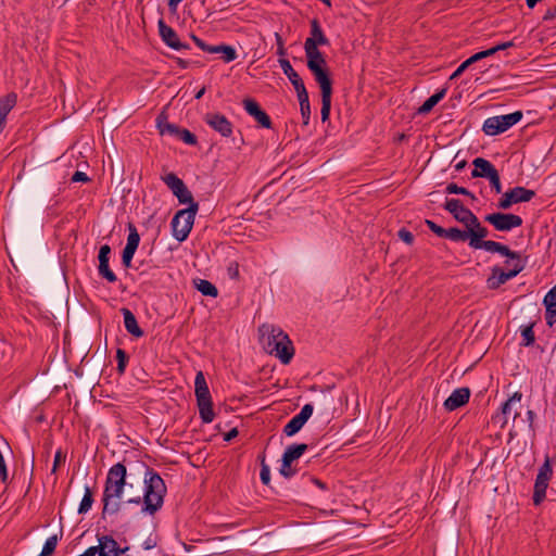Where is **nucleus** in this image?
<instances>
[{"label": "nucleus", "instance_id": "f257e3e1", "mask_svg": "<svg viewBox=\"0 0 556 556\" xmlns=\"http://www.w3.org/2000/svg\"><path fill=\"white\" fill-rule=\"evenodd\" d=\"M126 476L127 469L123 463H117L109 469L102 494L101 517L103 519L106 515L116 514L121 509L122 502L119 500L126 485Z\"/></svg>", "mask_w": 556, "mask_h": 556}, {"label": "nucleus", "instance_id": "f03ea898", "mask_svg": "<svg viewBox=\"0 0 556 556\" xmlns=\"http://www.w3.org/2000/svg\"><path fill=\"white\" fill-rule=\"evenodd\" d=\"M144 494L143 497L137 495L127 500L128 504H143L141 511L154 515L160 510L164 503L166 485L161 476L153 469L147 467L144 472Z\"/></svg>", "mask_w": 556, "mask_h": 556}, {"label": "nucleus", "instance_id": "7ed1b4c3", "mask_svg": "<svg viewBox=\"0 0 556 556\" xmlns=\"http://www.w3.org/2000/svg\"><path fill=\"white\" fill-rule=\"evenodd\" d=\"M466 229H468V233H470V248L475 250L483 249L492 253L496 252L509 258L517 257V252L511 251L507 245L492 240H483L489 232L488 229L481 225L478 217H476L473 223H469Z\"/></svg>", "mask_w": 556, "mask_h": 556}, {"label": "nucleus", "instance_id": "20e7f679", "mask_svg": "<svg viewBox=\"0 0 556 556\" xmlns=\"http://www.w3.org/2000/svg\"><path fill=\"white\" fill-rule=\"evenodd\" d=\"M194 393L198 402L200 418L204 424L214 419L213 403L211 393L202 371H198L194 379Z\"/></svg>", "mask_w": 556, "mask_h": 556}, {"label": "nucleus", "instance_id": "39448f33", "mask_svg": "<svg viewBox=\"0 0 556 556\" xmlns=\"http://www.w3.org/2000/svg\"><path fill=\"white\" fill-rule=\"evenodd\" d=\"M199 204H192V207L180 210L172 219L170 226L173 236L179 242L186 240L192 229Z\"/></svg>", "mask_w": 556, "mask_h": 556}, {"label": "nucleus", "instance_id": "423d86ee", "mask_svg": "<svg viewBox=\"0 0 556 556\" xmlns=\"http://www.w3.org/2000/svg\"><path fill=\"white\" fill-rule=\"evenodd\" d=\"M307 67L319 85L321 94L332 93V80L324 56H306Z\"/></svg>", "mask_w": 556, "mask_h": 556}, {"label": "nucleus", "instance_id": "0eeeda50", "mask_svg": "<svg viewBox=\"0 0 556 556\" xmlns=\"http://www.w3.org/2000/svg\"><path fill=\"white\" fill-rule=\"evenodd\" d=\"M522 118V113L516 111L510 114L494 116L485 119L482 130L488 136H495L506 131L508 128L517 124Z\"/></svg>", "mask_w": 556, "mask_h": 556}, {"label": "nucleus", "instance_id": "6e6552de", "mask_svg": "<svg viewBox=\"0 0 556 556\" xmlns=\"http://www.w3.org/2000/svg\"><path fill=\"white\" fill-rule=\"evenodd\" d=\"M329 45L328 38L325 36L317 18L311 21V37L304 42V51L306 56H324L318 46Z\"/></svg>", "mask_w": 556, "mask_h": 556}, {"label": "nucleus", "instance_id": "1a4fd4ad", "mask_svg": "<svg viewBox=\"0 0 556 556\" xmlns=\"http://www.w3.org/2000/svg\"><path fill=\"white\" fill-rule=\"evenodd\" d=\"M515 263H513V268L507 271L503 270L500 267H494L492 269V275L488 279V287L491 290H495L500 288L507 280L516 277L519 273H521L525 268V264L520 260V255L517 253V257H514Z\"/></svg>", "mask_w": 556, "mask_h": 556}, {"label": "nucleus", "instance_id": "9d476101", "mask_svg": "<svg viewBox=\"0 0 556 556\" xmlns=\"http://www.w3.org/2000/svg\"><path fill=\"white\" fill-rule=\"evenodd\" d=\"M553 469L551 465L549 457L546 456L544 464L540 467L539 473L534 483L533 491V504L540 505L545 498L546 489L548 486V482L552 478Z\"/></svg>", "mask_w": 556, "mask_h": 556}, {"label": "nucleus", "instance_id": "9b49d317", "mask_svg": "<svg viewBox=\"0 0 556 556\" xmlns=\"http://www.w3.org/2000/svg\"><path fill=\"white\" fill-rule=\"evenodd\" d=\"M497 231H509L513 228L522 225V218L519 215L510 213H492L484 217Z\"/></svg>", "mask_w": 556, "mask_h": 556}, {"label": "nucleus", "instance_id": "f8f14e48", "mask_svg": "<svg viewBox=\"0 0 556 556\" xmlns=\"http://www.w3.org/2000/svg\"><path fill=\"white\" fill-rule=\"evenodd\" d=\"M535 195L533 190L525 187H515L505 192L498 201V208L507 210L515 203L528 202Z\"/></svg>", "mask_w": 556, "mask_h": 556}, {"label": "nucleus", "instance_id": "ddd939ff", "mask_svg": "<svg viewBox=\"0 0 556 556\" xmlns=\"http://www.w3.org/2000/svg\"><path fill=\"white\" fill-rule=\"evenodd\" d=\"M444 208L465 227H467L469 223H473L477 217L469 208L465 207L463 202L458 199H447L444 203Z\"/></svg>", "mask_w": 556, "mask_h": 556}, {"label": "nucleus", "instance_id": "4468645a", "mask_svg": "<svg viewBox=\"0 0 556 556\" xmlns=\"http://www.w3.org/2000/svg\"><path fill=\"white\" fill-rule=\"evenodd\" d=\"M260 342L264 350L275 356H278V337L275 334V328L271 325H262L258 328Z\"/></svg>", "mask_w": 556, "mask_h": 556}, {"label": "nucleus", "instance_id": "2eb2a0df", "mask_svg": "<svg viewBox=\"0 0 556 556\" xmlns=\"http://www.w3.org/2000/svg\"><path fill=\"white\" fill-rule=\"evenodd\" d=\"M313 409L314 408L312 404H305L301 412L285 426L283 432L286 435L292 437L298 433L312 416Z\"/></svg>", "mask_w": 556, "mask_h": 556}, {"label": "nucleus", "instance_id": "dca6fc26", "mask_svg": "<svg viewBox=\"0 0 556 556\" xmlns=\"http://www.w3.org/2000/svg\"><path fill=\"white\" fill-rule=\"evenodd\" d=\"M159 26V33L162 38V40L172 49L174 50H182V49H189V46L186 43H182L179 40V37L177 33L168 26L164 20H160L157 23Z\"/></svg>", "mask_w": 556, "mask_h": 556}, {"label": "nucleus", "instance_id": "f3484780", "mask_svg": "<svg viewBox=\"0 0 556 556\" xmlns=\"http://www.w3.org/2000/svg\"><path fill=\"white\" fill-rule=\"evenodd\" d=\"M204 122L224 137H229L232 134V125L223 114L207 113L204 116Z\"/></svg>", "mask_w": 556, "mask_h": 556}, {"label": "nucleus", "instance_id": "a211bd4d", "mask_svg": "<svg viewBox=\"0 0 556 556\" xmlns=\"http://www.w3.org/2000/svg\"><path fill=\"white\" fill-rule=\"evenodd\" d=\"M96 547L99 556H121L128 549V547L121 548L117 542L110 535L100 536Z\"/></svg>", "mask_w": 556, "mask_h": 556}, {"label": "nucleus", "instance_id": "6ab92c4d", "mask_svg": "<svg viewBox=\"0 0 556 556\" xmlns=\"http://www.w3.org/2000/svg\"><path fill=\"white\" fill-rule=\"evenodd\" d=\"M307 450V444H292L287 447L282 456V465L280 467V475L290 478L292 472H286V468H289L291 463L298 459Z\"/></svg>", "mask_w": 556, "mask_h": 556}, {"label": "nucleus", "instance_id": "aec40b11", "mask_svg": "<svg viewBox=\"0 0 556 556\" xmlns=\"http://www.w3.org/2000/svg\"><path fill=\"white\" fill-rule=\"evenodd\" d=\"M242 103H243L244 110L251 116H253L255 118V121L261 124V126H263L265 128L271 127L270 117L267 115V113L265 111H263L261 109V106L258 105V103L255 100H253L251 98H245Z\"/></svg>", "mask_w": 556, "mask_h": 556}, {"label": "nucleus", "instance_id": "412c9836", "mask_svg": "<svg viewBox=\"0 0 556 556\" xmlns=\"http://www.w3.org/2000/svg\"><path fill=\"white\" fill-rule=\"evenodd\" d=\"M470 397V390L468 388H459L445 400L444 407L452 412L465 405Z\"/></svg>", "mask_w": 556, "mask_h": 556}, {"label": "nucleus", "instance_id": "4be33fe9", "mask_svg": "<svg viewBox=\"0 0 556 556\" xmlns=\"http://www.w3.org/2000/svg\"><path fill=\"white\" fill-rule=\"evenodd\" d=\"M280 67L282 68L283 73L288 76V78L292 83L296 93L306 91V88L304 86L302 78L293 70L291 63L288 60L280 59Z\"/></svg>", "mask_w": 556, "mask_h": 556}, {"label": "nucleus", "instance_id": "5701e85b", "mask_svg": "<svg viewBox=\"0 0 556 556\" xmlns=\"http://www.w3.org/2000/svg\"><path fill=\"white\" fill-rule=\"evenodd\" d=\"M17 97L11 92L0 98V134L3 131L7 123V116L15 106Z\"/></svg>", "mask_w": 556, "mask_h": 556}, {"label": "nucleus", "instance_id": "b1692460", "mask_svg": "<svg viewBox=\"0 0 556 556\" xmlns=\"http://www.w3.org/2000/svg\"><path fill=\"white\" fill-rule=\"evenodd\" d=\"M472 164L475 165V169L471 172V176L473 178L482 177V178H489L491 177L497 169L494 167V165L482 157H477L473 160Z\"/></svg>", "mask_w": 556, "mask_h": 556}, {"label": "nucleus", "instance_id": "393cba45", "mask_svg": "<svg viewBox=\"0 0 556 556\" xmlns=\"http://www.w3.org/2000/svg\"><path fill=\"white\" fill-rule=\"evenodd\" d=\"M294 353L295 350L289 336L280 330V363L285 365L289 364Z\"/></svg>", "mask_w": 556, "mask_h": 556}, {"label": "nucleus", "instance_id": "a878e982", "mask_svg": "<svg viewBox=\"0 0 556 556\" xmlns=\"http://www.w3.org/2000/svg\"><path fill=\"white\" fill-rule=\"evenodd\" d=\"M123 316H124V326L126 328V330L134 337L136 338H140L143 336V330L139 327L138 323H137V319H136V316L134 315V313L126 308V307H123L121 309Z\"/></svg>", "mask_w": 556, "mask_h": 556}, {"label": "nucleus", "instance_id": "bb28decb", "mask_svg": "<svg viewBox=\"0 0 556 556\" xmlns=\"http://www.w3.org/2000/svg\"><path fill=\"white\" fill-rule=\"evenodd\" d=\"M211 54H220L224 62L229 63L237 59V52L231 46L217 45L208 49Z\"/></svg>", "mask_w": 556, "mask_h": 556}, {"label": "nucleus", "instance_id": "cd10ccee", "mask_svg": "<svg viewBox=\"0 0 556 556\" xmlns=\"http://www.w3.org/2000/svg\"><path fill=\"white\" fill-rule=\"evenodd\" d=\"M510 47H514V42L513 41H507V42H503V43H500L493 48H490L488 50H484V51H480L478 53H475L473 55L470 56V62H478L484 58H488V56H491V55H494L496 52L498 51H502V50H506Z\"/></svg>", "mask_w": 556, "mask_h": 556}, {"label": "nucleus", "instance_id": "c85d7f7f", "mask_svg": "<svg viewBox=\"0 0 556 556\" xmlns=\"http://www.w3.org/2000/svg\"><path fill=\"white\" fill-rule=\"evenodd\" d=\"M446 94V88H442L438 92H435L433 96L428 98L424 104L418 109L419 114H427L429 113Z\"/></svg>", "mask_w": 556, "mask_h": 556}, {"label": "nucleus", "instance_id": "c756f323", "mask_svg": "<svg viewBox=\"0 0 556 556\" xmlns=\"http://www.w3.org/2000/svg\"><path fill=\"white\" fill-rule=\"evenodd\" d=\"M193 282L197 290L200 291L203 295L212 298H216L218 295L217 288L211 281L205 279H195Z\"/></svg>", "mask_w": 556, "mask_h": 556}, {"label": "nucleus", "instance_id": "7c9ffc66", "mask_svg": "<svg viewBox=\"0 0 556 556\" xmlns=\"http://www.w3.org/2000/svg\"><path fill=\"white\" fill-rule=\"evenodd\" d=\"M296 94H298V99L300 102V110H301V115L303 118V124L307 125L308 121H309V116H311L308 93H307V91H305V92H300Z\"/></svg>", "mask_w": 556, "mask_h": 556}, {"label": "nucleus", "instance_id": "2f4dec72", "mask_svg": "<svg viewBox=\"0 0 556 556\" xmlns=\"http://www.w3.org/2000/svg\"><path fill=\"white\" fill-rule=\"evenodd\" d=\"M163 181L174 194L178 193V191L186 186L185 182L174 173H169L163 177Z\"/></svg>", "mask_w": 556, "mask_h": 556}, {"label": "nucleus", "instance_id": "473e14b6", "mask_svg": "<svg viewBox=\"0 0 556 556\" xmlns=\"http://www.w3.org/2000/svg\"><path fill=\"white\" fill-rule=\"evenodd\" d=\"M163 181L174 194L178 193V191L186 186L185 182L174 173H169L163 177Z\"/></svg>", "mask_w": 556, "mask_h": 556}, {"label": "nucleus", "instance_id": "72a5a7b5", "mask_svg": "<svg viewBox=\"0 0 556 556\" xmlns=\"http://www.w3.org/2000/svg\"><path fill=\"white\" fill-rule=\"evenodd\" d=\"M469 236H470V233H468V229L462 230L457 227H452V228L446 229V235L444 236V238H447L455 242H459V241H466L467 239H469Z\"/></svg>", "mask_w": 556, "mask_h": 556}, {"label": "nucleus", "instance_id": "f704fd0d", "mask_svg": "<svg viewBox=\"0 0 556 556\" xmlns=\"http://www.w3.org/2000/svg\"><path fill=\"white\" fill-rule=\"evenodd\" d=\"M92 504H93L92 491L89 486H86L84 497H83L79 508H78V513L86 514L91 508Z\"/></svg>", "mask_w": 556, "mask_h": 556}, {"label": "nucleus", "instance_id": "c9c22d12", "mask_svg": "<svg viewBox=\"0 0 556 556\" xmlns=\"http://www.w3.org/2000/svg\"><path fill=\"white\" fill-rule=\"evenodd\" d=\"M175 195L180 204H188V207H192V204H198V202L193 200L192 193L187 186L181 188Z\"/></svg>", "mask_w": 556, "mask_h": 556}, {"label": "nucleus", "instance_id": "e433bc0d", "mask_svg": "<svg viewBox=\"0 0 556 556\" xmlns=\"http://www.w3.org/2000/svg\"><path fill=\"white\" fill-rule=\"evenodd\" d=\"M268 451V446H266V448L264 450V452L262 453V455L260 456V460H261V473H260V477H261V480L264 484H268L269 481H270V470H269V466L266 465L265 463V453Z\"/></svg>", "mask_w": 556, "mask_h": 556}, {"label": "nucleus", "instance_id": "4c0bfd02", "mask_svg": "<svg viewBox=\"0 0 556 556\" xmlns=\"http://www.w3.org/2000/svg\"><path fill=\"white\" fill-rule=\"evenodd\" d=\"M331 96L332 93L321 94L320 115L323 122H326L329 118L331 109Z\"/></svg>", "mask_w": 556, "mask_h": 556}, {"label": "nucleus", "instance_id": "58836bf2", "mask_svg": "<svg viewBox=\"0 0 556 556\" xmlns=\"http://www.w3.org/2000/svg\"><path fill=\"white\" fill-rule=\"evenodd\" d=\"M129 233L127 238L126 247H130L131 249H138L139 242H140V236L137 231V228L129 224Z\"/></svg>", "mask_w": 556, "mask_h": 556}, {"label": "nucleus", "instance_id": "ea45409f", "mask_svg": "<svg viewBox=\"0 0 556 556\" xmlns=\"http://www.w3.org/2000/svg\"><path fill=\"white\" fill-rule=\"evenodd\" d=\"M534 323H530L528 326H525L521 330V336L523 338V344L526 346L532 345L535 341L534 332H533Z\"/></svg>", "mask_w": 556, "mask_h": 556}, {"label": "nucleus", "instance_id": "a19ab883", "mask_svg": "<svg viewBox=\"0 0 556 556\" xmlns=\"http://www.w3.org/2000/svg\"><path fill=\"white\" fill-rule=\"evenodd\" d=\"M58 535H52L47 539L42 552L39 556H50L55 551L56 544H58Z\"/></svg>", "mask_w": 556, "mask_h": 556}, {"label": "nucleus", "instance_id": "79ce46f5", "mask_svg": "<svg viewBox=\"0 0 556 556\" xmlns=\"http://www.w3.org/2000/svg\"><path fill=\"white\" fill-rule=\"evenodd\" d=\"M99 275L106 279L109 282H115L117 280L116 275L111 270L109 264H102L98 266Z\"/></svg>", "mask_w": 556, "mask_h": 556}, {"label": "nucleus", "instance_id": "37998d69", "mask_svg": "<svg viewBox=\"0 0 556 556\" xmlns=\"http://www.w3.org/2000/svg\"><path fill=\"white\" fill-rule=\"evenodd\" d=\"M446 192L452 194H464V195H468L470 197L471 200H476V197L469 191L467 190L466 188L464 187H458L456 184H448L446 186Z\"/></svg>", "mask_w": 556, "mask_h": 556}, {"label": "nucleus", "instance_id": "c03bdc74", "mask_svg": "<svg viewBox=\"0 0 556 556\" xmlns=\"http://www.w3.org/2000/svg\"><path fill=\"white\" fill-rule=\"evenodd\" d=\"M543 304L545 308H552L556 311V286L553 287L544 296Z\"/></svg>", "mask_w": 556, "mask_h": 556}, {"label": "nucleus", "instance_id": "a18cd8bd", "mask_svg": "<svg viewBox=\"0 0 556 556\" xmlns=\"http://www.w3.org/2000/svg\"><path fill=\"white\" fill-rule=\"evenodd\" d=\"M116 358H117V371L119 374H124L127 362H128V355L124 350L118 349L116 351Z\"/></svg>", "mask_w": 556, "mask_h": 556}, {"label": "nucleus", "instance_id": "49530a36", "mask_svg": "<svg viewBox=\"0 0 556 556\" xmlns=\"http://www.w3.org/2000/svg\"><path fill=\"white\" fill-rule=\"evenodd\" d=\"M177 137L187 144L193 146L197 143V137L188 129H179Z\"/></svg>", "mask_w": 556, "mask_h": 556}, {"label": "nucleus", "instance_id": "de8ad7c7", "mask_svg": "<svg viewBox=\"0 0 556 556\" xmlns=\"http://www.w3.org/2000/svg\"><path fill=\"white\" fill-rule=\"evenodd\" d=\"M521 397H522V394L520 392H515L513 394L511 397H509L504 404H503V407H502V412L504 415H507L510 413L511 410V406L516 403V402H520L521 401Z\"/></svg>", "mask_w": 556, "mask_h": 556}, {"label": "nucleus", "instance_id": "09e8293b", "mask_svg": "<svg viewBox=\"0 0 556 556\" xmlns=\"http://www.w3.org/2000/svg\"><path fill=\"white\" fill-rule=\"evenodd\" d=\"M110 254H111L110 245L109 244L101 245L100 250H99V255H98L99 265L109 264Z\"/></svg>", "mask_w": 556, "mask_h": 556}, {"label": "nucleus", "instance_id": "8fccbe9b", "mask_svg": "<svg viewBox=\"0 0 556 556\" xmlns=\"http://www.w3.org/2000/svg\"><path fill=\"white\" fill-rule=\"evenodd\" d=\"M135 252H136V249H131L130 247L124 248L123 255H122V262L125 267H130Z\"/></svg>", "mask_w": 556, "mask_h": 556}, {"label": "nucleus", "instance_id": "3c124183", "mask_svg": "<svg viewBox=\"0 0 556 556\" xmlns=\"http://www.w3.org/2000/svg\"><path fill=\"white\" fill-rule=\"evenodd\" d=\"M426 225L428 226V228L433 232L435 233L438 237L440 238H444V236L446 235V229L437 225L434 222L430 220V219H426L425 220Z\"/></svg>", "mask_w": 556, "mask_h": 556}, {"label": "nucleus", "instance_id": "603ef678", "mask_svg": "<svg viewBox=\"0 0 556 556\" xmlns=\"http://www.w3.org/2000/svg\"><path fill=\"white\" fill-rule=\"evenodd\" d=\"M66 455L62 452V450H58L54 455L52 473L56 472L58 467L65 463Z\"/></svg>", "mask_w": 556, "mask_h": 556}, {"label": "nucleus", "instance_id": "864d4df0", "mask_svg": "<svg viewBox=\"0 0 556 556\" xmlns=\"http://www.w3.org/2000/svg\"><path fill=\"white\" fill-rule=\"evenodd\" d=\"M490 180V184L492 188L495 190L496 193L502 192V185L500 179L498 172H495L491 177L488 178Z\"/></svg>", "mask_w": 556, "mask_h": 556}, {"label": "nucleus", "instance_id": "5fc2aeb1", "mask_svg": "<svg viewBox=\"0 0 556 556\" xmlns=\"http://www.w3.org/2000/svg\"><path fill=\"white\" fill-rule=\"evenodd\" d=\"M470 58L467 59L465 62H463L458 68L451 75L450 79H455L456 77L460 76L466 68H468L471 64L476 65V62H470Z\"/></svg>", "mask_w": 556, "mask_h": 556}, {"label": "nucleus", "instance_id": "6e6d98bb", "mask_svg": "<svg viewBox=\"0 0 556 556\" xmlns=\"http://www.w3.org/2000/svg\"><path fill=\"white\" fill-rule=\"evenodd\" d=\"M399 237L402 241H404L405 243L407 244H412L414 242V236L410 231L402 228L400 231H399Z\"/></svg>", "mask_w": 556, "mask_h": 556}, {"label": "nucleus", "instance_id": "4d7b16f0", "mask_svg": "<svg viewBox=\"0 0 556 556\" xmlns=\"http://www.w3.org/2000/svg\"><path fill=\"white\" fill-rule=\"evenodd\" d=\"M0 480L2 482H5L8 480V469L4 462V458L2 456V453L0 452Z\"/></svg>", "mask_w": 556, "mask_h": 556}, {"label": "nucleus", "instance_id": "13d9d810", "mask_svg": "<svg viewBox=\"0 0 556 556\" xmlns=\"http://www.w3.org/2000/svg\"><path fill=\"white\" fill-rule=\"evenodd\" d=\"M179 129L180 128L174 124H166V128H161V135L169 134L177 137Z\"/></svg>", "mask_w": 556, "mask_h": 556}, {"label": "nucleus", "instance_id": "bf43d9fd", "mask_svg": "<svg viewBox=\"0 0 556 556\" xmlns=\"http://www.w3.org/2000/svg\"><path fill=\"white\" fill-rule=\"evenodd\" d=\"M546 324L552 327L556 323V311L547 308L545 312Z\"/></svg>", "mask_w": 556, "mask_h": 556}, {"label": "nucleus", "instance_id": "052dcab7", "mask_svg": "<svg viewBox=\"0 0 556 556\" xmlns=\"http://www.w3.org/2000/svg\"><path fill=\"white\" fill-rule=\"evenodd\" d=\"M88 180H89V178L84 172L77 170L72 176V181H74V182H86Z\"/></svg>", "mask_w": 556, "mask_h": 556}, {"label": "nucleus", "instance_id": "680f3d73", "mask_svg": "<svg viewBox=\"0 0 556 556\" xmlns=\"http://www.w3.org/2000/svg\"><path fill=\"white\" fill-rule=\"evenodd\" d=\"M192 40L194 41V43L201 49L203 50L204 52H207L208 53V49H212L213 46H210V45H206L202 39H200L199 37L192 35Z\"/></svg>", "mask_w": 556, "mask_h": 556}, {"label": "nucleus", "instance_id": "e2e57ef3", "mask_svg": "<svg viewBox=\"0 0 556 556\" xmlns=\"http://www.w3.org/2000/svg\"><path fill=\"white\" fill-rule=\"evenodd\" d=\"M167 117L164 114H160L156 118V126L159 131L161 132V128H166V124H169Z\"/></svg>", "mask_w": 556, "mask_h": 556}, {"label": "nucleus", "instance_id": "0e129e2a", "mask_svg": "<svg viewBox=\"0 0 556 556\" xmlns=\"http://www.w3.org/2000/svg\"><path fill=\"white\" fill-rule=\"evenodd\" d=\"M155 546H156V540H155V539H153V538H151V536H150V538H148V539L144 541V543H143V548H144L146 551L152 549V548H154Z\"/></svg>", "mask_w": 556, "mask_h": 556}, {"label": "nucleus", "instance_id": "69168bd1", "mask_svg": "<svg viewBox=\"0 0 556 556\" xmlns=\"http://www.w3.org/2000/svg\"><path fill=\"white\" fill-rule=\"evenodd\" d=\"M556 17V8H552V9H548L544 16H543V20L544 21H549V20H553Z\"/></svg>", "mask_w": 556, "mask_h": 556}, {"label": "nucleus", "instance_id": "338daca9", "mask_svg": "<svg viewBox=\"0 0 556 556\" xmlns=\"http://www.w3.org/2000/svg\"><path fill=\"white\" fill-rule=\"evenodd\" d=\"M182 0H168V8L172 13L177 12V7Z\"/></svg>", "mask_w": 556, "mask_h": 556}, {"label": "nucleus", "instance_id": "774afa93", "mask_svg": "<svg viewBox=\"0 0 556 556\" xmlns=\"http://www.w3.org/2000/svg\"><path fill=\"white\" fill-rule=\"evenodd\" d=\"M238 435V430L237 428H232L229 432H227L224 437V440L225 441H230L232 440L233 438H236Z\"/></svg>", "mask_w": 556, "mask_h": 556}]
</instances>
